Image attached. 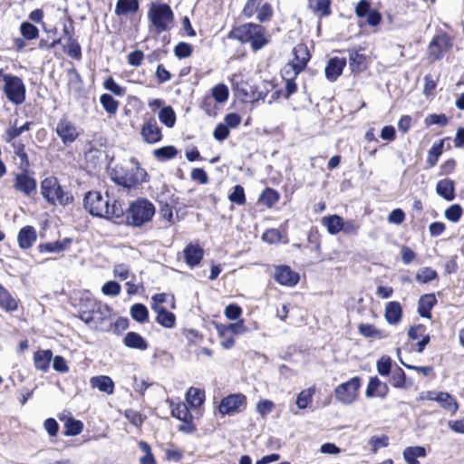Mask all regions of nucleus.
Segmentation results:
<instances>
[{"instance_id": "33", "label": "nucleus", "mask_w": 464, "mask_h": 464, "mask_svg": "<svg viewBox=\"0 0 464 464\" xmlns=\"http://www.w3.org/2000/svg\"><path fill=\"white\" fill-rule=\"evenodd\" d=\"M166 304L171 310L176 309V298L173 294L170 293H158L151 296V309L158 311L160 309H166L163 306Z\"/></svg>"}, {"instance_id": "34", "label": "nucleus", "mask_w": 464, "mask_h": 464, "mask_svg": "<svg viewBox=\"0 0 464 464\" xmlns=\"http://www.w3.org/2000/svg\"><path fill=\"white\" fill-rule=\"evenodd\" d=\"M450 140V137H446L436 140L431 148L429 150L426 159V168L431 169L435 167L438 163L440 157L442 155L444 151V143L446 140Z\"/></svg>"}, {"instance_id": "47", "label": "nucleus", "mask_w": 464, "mask_h": 464, "mask_svg": "<svg viewBox=\"0 0 464 464\" xmlns=\"http://www.w3.org/2000/svg\"><path fill=\"white\" fill-rule=\"evenodd\" d=\"M14 149V152L15 156L19 158V169L20 170H28L31 168V163L29 160L28 154L25 150V144L22 141L18 143H13L12 145Z\"/></svg>"}, {"instance_id": "22", "label": "nucleus", "mask_w": 464, "mask_h": 464, "mask_svg": "<svg viewBox=\"0 0 464 464\" xmlns=\"http://www.w3.org/2000/svg\"><path fill=\"white\" fill-rule=\"evenodd\" d=\"M280 73L285 82V88L283 90L276 91L272 96L273 98L283 97L287 100L298 90L295 79L299 74L284 70H281Z\"/></svg>"}, {"instance_id": "58", "label": "nucleus", "mask_w": 464, "mask_h": 464, "mask_svg": "<svg viewBox=\"0 0 464 464\" xmlns=\"http://www.w3.org/2000/svg\"><path fill=\"white\" fill-rule=\"evenodd\" d=\"M228 200L236 205L244 206L246 204V197L245 188L241 185L233 187L232 191L228 194Z\"/></svg>"}, {"instance_id": "3", "label": "nucleus", "mask_w": 464, "mask_h": 464, "mask_svg": "<svg viewBox=\"0 0 464 464\" xmlns=\"http://www.w3.org/2000/svg\"><path fill=\"white\" fill-rule=\"evenodd\" d=\"M227 38L236 40L242 44H249L253 52H257L268 44L270 39L266 28L259 22H248L233 25Z\"/></svg>"}, {"instance_id": "23", "label": "nucleus", "mask_w": 464, "mask_h": 464, "mask_svg": "<svg viewBox=\"0 0 464 464\" xmlns=\"http://www.w3.org/2000/svg\"><path fill=\"white\" fill-rule=\"evenodd\" d=\"M140 135L143 140L149 144L160 142L162 138L161 129L159 127L155 118H150L141 127Z\"/></svg>"}, {"instance_id": "25", "label": "nucleus", "mask_w": 464, "mask_h": 464, "mask_svg": "<svg viewBox=\"0 0 464 464\" xmlns=\"http://www.w3.org/2000/svg\"><path fill=\"white\" fill-rule=\"evenodd\" d=\"M357 330L361 336L370 341L382 340L390 336L389 333L370 323L359 324Z\"/></svg>"}, {"instance_id": "42", "label": "nucleus", "mask_w": 464, "mask_h": 464, "mask_svg": "<svg viewBox=\"0 0 464 464\" xmlns=\"http://www.w3.org/2000/svg\"><path fill=\"white\" fill-rule=\"evenodd\" d=\"M403 459L407 464H420L418 458H425L427 450L423 446H410L404 449Z\"/></svg>"}, {"instance_id": "55", "label": "nucleus", "mask_w": 464, "mask_h": 464, "mask_svg": "<svg viewBox=\"0 0 464 464\" xmlns=\"http://www.w3.org/2000/svg\"><path fill=\"white\" fill-rule=\"evenodd\" d=\"M159 120L168 128H172L176 123V113L171 106H163L158 114Z\"/></svg>"}, {"instance_id": "4", "label": "nucleus", "mask_w": 464, "mask_h": 464, "mask_svg": "<svg viewBox=\"0 0 464 464\" xmlns=\"http://www.w3.org/2000/svg\"><path fill=\"white\" fill-rule=\"evenodd\" d=\"M41 195L52 205L68 206L73 202V196L66 191L54 176L44 178L40 183Z\"/></svg>"}, {"instance_id": "43", "label": "nucleus", "mask_w": 464, "mask_h": 464, "mask_svg": "<svg viewBox=\"0 0 464 464\" xmlns=\"http://www.w3.org/2000/svg\"><path fill=\"white\" fill-rule=\"evenodd\" d=\"M280 193L270 187H266L258 197V203L266 207L267 208H272L276 203L280 200Z\"/></svg>"}, {"instance_id": "16", "label": "nucleus", "mask_w": 464, "mask_h": 464, "mask_svg": "<svg viewBox=\"0 0 464 464\" xmlns=\"http://www.w3.org/2000/svg\"><path fill=\"white\" fill-rule=\"evenodd\" d=\"M55 131L65 146L71 145L80 137L77 126L66 115L59 120Z\"/></svg>"}, {"instance_id": "11", "label": "nucleus", "mask_w": 464, "mask_h": 464, "mask_svg": "<svg viewBox=\"0 0 464 464\" xmlns=\"http://www.w3.org/2000/svg\"><path fill=\"white\" fill-rule=\"evenodd\" d=\"M292 54L293 58L281 70L300 74L306 69L312 58V53L306 44L299 43L293 48Z\"/></svg>"}, {"instance_id": "20", "label": "nucleus", "mask_w": 464, "mask_h": 464, "mask_svg": "<svg viewBox=\"0 0 464 464\" xmlns=\"http://www.w3.org/2000/svg\"><path fill=\"white\" fill-rule=\"evenodd\" d=\"M355 14L359 18L366 17V22L371 26H376L382 22V14L377 9L371 7L367 0H361L355 6Z\"/></svg>"}, {"instance_id": "54", "label": "nucleus", "mask_w": 464, "mask_h": 464, "mask_svg": "<svg viewBox=\"0 0 464 464\" xmlns=\"http://www.w3.org/2000/svg\"><path fill=\"white\" fill-rule=\"evenodd\" d=\"M83 423L82 420H75L72 417L68 418L64 423V436H76L82 432Z\"/></svg>"}, {"instance_id": "57", "label": "nucleus", "mask_w": 464, "mask_h": 464, "mask_svg": "<svg viewBox=\"0 0 464 464\" xmlns=\"http://www.w3.org/2000/svg\"><path fill=\"white\" fill-rule=\"evenodd\" d=\"M20 34L27 41H34L39 37V29L32 23L24 21L21 23L19 27Z\"/></svg>"}, {"instance_id": "41", "label": "nucleus", "mask_w": 464, "mask_h": 464, "mask_svg": "<svg viewBox=\"0 0 464 464\" xmlns=\"http://www.w3.org/2000/svg\"><path fill=\"white\" fill-rule=\"evenodd\" d=\"M91 385L97 388L99 391L105 392L109 395L114 392V382L110 376L99 375L93 376L90 380Z\"/></svg>"}, {"instance_id": "44", "label": "nucleus", "mask_w": 464, "mask_h": 464, "mask_svg": "<svg viewBox=\"0 0 464 464\" xmlns=\"http://www.w3.org/2000/svg\"><path fill=\"white\" fill-rule=\"evenodd\" d=\"M154 312L156 313L155 321L157 324L168 329L175 327L177 323V317L175 314L168 311L167 309H160Z\"/></svg>"}, {"instance_id": "56", "label": "nucleus", "mask_w": 464, "mask_h": 464, "mask_svg": "<svg viewBox=\"0 0 464 464\" xmlns=\"http://www.w3.org/2000/svg\"><path fill=\"white\" fill-rule=\"evenodd\" d=\"M322 236L316 227H312L307 234V247L311 250L321 253Z\"/></svg>"}, {"instance_id": "64", "label": "nucleus", "mask_w": 464, "mask_h": 464, "mask_svg": "<svg viewBox=\"0 0 464 464\" xmlns=\"http://www.w3.org/2000/svg\"><path fill=\"white\" fill-rule=\"evenodd\" d=\"M361 229V225L354 219H344L342 233L346 237H357Z\"/></svg>"}, {"instance_id": "53", "label": "nucleus", "mask_w": 464, "mask_h": 464, "mask_svg": "<svg viewBox=\"0 0 464 464\" xmlns=\"http://www.w3.org/2000/svg\"><path fill=\"white\" fill-rule=\"evenodd\" d=\"M179 150L175 146L168 145L154 150L153 156L159 161H166L177 157Z\"/></svg>"}, {"instance_id": "35", "label": "nucleus", "mask_w": 464, "mask_h": 464, "mask_svg": "<svg viewBox=\"0 0 464 464\" xmlns=\"http://www.w3.org/2000/svg\"><path fill=\"white\" fill-rule=\"evenodd\" d=\"M19 300L0 284V308L6 313H13L18 309Z\"/></svg>"}, {"instance_id": "49", "label": "nucleus", "mask_w": 464, "mask_h": 464, "mask_svg": "<svg viewBox=\"0 0 464 464\" xmlns=\"http://www.w3.org/2000/svg\"><path fill=\"white\" fill-rule=\"evenodd\" d=\"M130 314L131 318L139 324H145L149 321L150 314L145 304L136 303L130 306Z\"/></svg>"}, {"instance_id": "39", "label": "nucleus", "mask_w": 464, "mask_h": 464, "mask_svg": "<svg viewBox=\"0 0 464 464\" xmlns=\"http://www.w3.org/2000/svg\"><path fill=\"white\" fill-rule=\"evenodd\" d=\"M436 192L439 196L447 201L455 198V182L450 179H443L438 181Z\"/></svg>"}, {"instance_id": "21", "label": "nucleus", "mask_w": 464, "mask_h": 464, "mask_svg": "<svg viewBox=\"0 0 464 464\" xmlns=\"http://www.w3.org/2000/svg\"><path fill=\"white\" fill-rule=\"evenodd\" d=\"M362 51L363 48L361 46L347 50L349 53L350 70L353 74L361 73L368 68V59L367 56L362 53Z\"/></svg>"}, {"instance_id": "9", "label": "nucleus", "mask_w": 464, "mask_h": 464, "mask_svg": "<svg viewBox=\"0 0 464 464\" xmlns=\"http://www.w3.org/2000/svg\"><path fill=\"white\" fill-rule=\"evenodd\" d=\"M241 15L246 19L256 16V20L263 24L272 20L274 9L272 5L266 0H246Z\"/></svg>"}, {"instance_id": "61", "label": "nucleus", "mask_w": 464, "mask_h": 464, "mask_svg": "<svg viewBox=\"0 0 464 464\" xmlns=\"http://www.w3.org/2000/svg\"><path fill=\"white\" fill-rule=\"evenodd\" d=\"M314 388H308L302 390L296 397V405L299 409L304 410L308 407V405L313 401V396L314 394Z\"/></svg>"}, {"instance_id": "45", "label": "nucleus", "mask_w": 464, "mask_h": 464, "mask_svg": "<svg viewBox=\"0 0 464 464\" xmlns=\"http://www.w3.org/2000/svg\"><path fill=\"white\" fill-rule=\"evenodd\" d=\"M186 401L191 408H198L205 401V392L198 388L190 387L186 393Z\"/></svg>"}, {"instance_id": "13", "label": "nucleus", "mask_w": 464, "mask_h": 464, "mask_svg": "<svg viewBox=\"0 0 464 464\" xmlns=\"http://www.w3.org/2000/svg\"><path fill=\"white\" fill-rule=\"evenodd\" d=\"M232 90L235 97L243 103H250L259 99L256 88L241 76H235L231 79Z\"/></svg>"}, {"instance_id": "60", "label": "nucleus", "mask_w": 464, "mask_h": 464, "mask_svg": "<svg viewBox=\"0 0 464 464\" xmlns=\"http://www.w3.org/2000/svg\"><path fill=\"white\" fill-rule=\"evenodd\" d=\"M16 123L17 120H15L13 124H10L3 134V140L11 145H13V143H18L19 141H16V139L23 133L20 127L16 126Z\"/></svg>"}, {"instance_id": "14", "label": "nucleus", "mask_w": 464, "mask_h": 464, "mask_svg": "<svg viewBox=\"0 0 464 464\" xmlns=\"http://www.w3.org/2000/svg\"><path fill=\"white\" fill-rule=\"evenodd\" d=\"M171 416L182 421L179 426V430L184 433H193L197 428L193 422V416L188 410V407L184 402H178L170 404Z\"/></svg>"}, {"instance_id": "17", "label": "nucleus", "mask_w": 464, "mask_h": 464, "mask_svg": "<svg viewBox=\"0 0 464 464\" xmlns=\"http://www.w3.org/2000/svg\"><path fill=\"white\" fill-rule=\"evenodd\" d=\"M14 188L23 195L30 197L36 192L37 181L28 170H21L14 177Z\"/></svg>"}, {"instance_id": "63", "label": "nucleus", "mask_w": 464, "mask_h": 464, "mask_svg": "<svg viewBox=\"0 0 464 464\" xmlns=\"http://www.w3.org/2000/svg\"><path fill=\"white\" fill-rule=\"evenodd\" d=\"M415 279L420 284H427L438 279V273L431 267L426 266L421 268L415 276Z\"/></svg>"}, {"instance_id": "15", "label": "nucleus", "mask_w": 464, "mask_h": 464, "mask_svg": "<svg viewBox=\"0 0 464 464\" xmlns=\"http://www.w3.org/2000/svg\"><path fill=\"white\" fill-rule=\"evenodd\" d=\"M247 398L243 393H231L224 397L219 403L218 411L221 415H232L246 409Z\"/></svg>"}, {"instance_id": "29", "label": "nucleus", "mask_w": 464, "mask_h": 464, "mask_svg": "<svg viewBox=\"0 0 464 464\" xmlns=\"http://www.w3.org/2000/svg\"><path fill=\"white\" fill-rule=\"evenodd\" d=\"M140 10L139 0H117L114 14L119 17H131Z\"/></svg>"}, {"instance_id": "12", "label": "nucleus", "mask_w": 464, "mask_h": 464, "mask_svg": "<svg viewBox=\"0 0 464 464\" xmlns=\"http://www.w3.org/2000/svg\"><path fill=\"white\" fill-rule=\"evenodd\" d=\"M453 46L451 36L447 33L436 34L428 46V59L430 63L440 61Z\"/></svg>"}, {"instance_id": "36", "label": "nucleus", "mask_w": 464, "mask_h": 464, "mask_svg": "<svg viewBox=\"0 0 464 464\" xmlns=\"http://www.w3.org/2000/svg\"><path fill=\"white\" fill-rule=\"evenodd\" d=\"M72 243V238L65 237L63 240L42 243L38 246L40 253H61L70 247Z\"/></svg>"}, {"instance_id": "51", "label": "nucleus", "mask_w": 464, "mask_h": 464, "mask_svg": "<svg viewBox=\"0 0 464 464\" xmlns=\"http://www.w3.org/2000/svg\"><path fill=\"white\" fill-rule=\"evenodd\" d=\"M219 336H225L227 332H231L234 334H243L248 331V328L245 324L243 319H239L236 323H231L227 325H221L218 328Z\"/></svg>"}, {"instance_id": "62", "label": "nucleus", "mask_w": 464, "mask_h": 464, "mask_svg": "<svg viewBox=\"0 0 464 464\" xmlns=\"http://www.w3.org/2000/svg\"><path fill=\"white\" fill-rule=\"evenodd\" d=\"M212 98L218 103H224L228 100L229 91L226 84L218 83L211 89Z\"/></svg>"}, {"instance_id": "38", "label": "nucleus", "mask_w": 464, "mask_h": 464, "mask_svg": "<svg viewBox=\"0 0 464 464\" xmlns=\"http://www.w3.org/2000/svg\"><path fill=\"white\" fill-rule=\"evenodd\" d=\"M344 218L339 215L333 214L324 216L321 219V223L326 227L330 235H337L342 231Z\"/></svg>"}, {"instance_id": "40", "label": "nucleus", "mask_w": 464, "mask_h": 464, "mask_svg": "<svg viewBox=\"0 0 464 464\" xmlns=\"http://www.w3.org/2000/svg\"><path fill=\"white\" fill-rule=\"evenodd\" d=\"M332 0H308V8L318 17H327L332 14Z\"/></svg>"}, {"instance_id": "32", "label": "nucleus", "mask_w": 464, "mask_h": 464, "mask_svg": "<svg viewBox=\"0 0 464 464\" xmlns=\"http://www.w3.org/2000/svg\"><path fill=\"white\" fill-rule=\"evenodd\" d=\"M122 343L127 348L139 351H145L150 346L148 341L141 334L132 331L124 335Z\"/></svg>"}, {"instance_id": "6", "label": "nucleus", "mask_w": 464, "mask_h": 464, "mask_svg": "<svg viewBox=\"0 0 464 464\" xmlns=\"http://www.w3.org/2000/svg\"><path fill=\"white\" fill-rule=\"evenodd\" d=\"M148 19L150 26H152L155 32L160 34L171 29L175 16L169 5L152 3L148 10Z\"/></svg>"}, {"instance_id": "26", "label": "nucleus", "mask_w": 464, "mask_h": 464, "mask_svg": "<svg viewBox=\"0 0 464 464\" xmlns=\"http://www.w3.org/2000/svg\"><path fill=\"white\" fill-rule=\"evenodd\" d=\"M346 66V59L333 57L330 58L326 63L324 73L325 77L330 82H335L343 73Z\"/></svg>"}, {"instance_id": "7", "label": "nucleus", "mask_w": 464, "mask_h": 464, "mask_svg": "<svg viewBox=\"0 0 464 464\" xmlns=\"http://www.w3.org/2000/svg\"><path fill=\"white\" fill-rule=\"evenodd\" d=\"M146 172L139 165L120 167L113 169L111 179L119 186L131 188L143 181Z\"/></svg>"}, {"instance_id": "59", "label": "nucleus", "mask_w": 464, "mask_h": 464, "mask_svg": "<svg viewBox=\"0 0 464 464\" xmlns=\"http://www.w3.org/2000/svg\"><path fill=\"white\" fill-rule=\"evenodd\" d=\"M63 51L72 59H82V47L76 38L67 41L66 44L63 45Z\"/></svg>"}, {"instance_id": "30", "label": "nucleus", "mask_w": 464, "mask_h": 464, "mask_svg": "<svg viewBox=\"0 0 464 464\" xmlns=\"http://www.w3.org/2000/svg\"><path fill=\"white\" fill-rule=\"evenodd\" d=\"M403 316L402 306L398 301H390L385 304L384 318L391 325L401 323Z\"/></svg>"}, {"instance_id": "50", "label": "nucleus", "mask_w": 464, "mask_h": 464, "mask_svg": "<svg viewBox=\"0 0 464 464\" xmlns=\"http://www.w3.org/2000/svg\"><path fill=\"white\" fill-rule=\"evenodd\" d=\"M160 210L159 215L161 219L166 222L165 227H169L175 224L173 215V205L168 201L160 200L159 202Z\"/></svg>"}, {"instance_id": "28", "label": "nucleus", "mask_w": 464, "mask_h": 464, "mask_svg": "<svg viewBox=\"0 0 464 464\" xmlns=\"http://www.w3.org/2000/svg\"><path fill=\"white\" fill-rule=\"evenodd\" d=\"M37 240V232L33 226L23 227L17 235L18 246L21 249L26 250L31 248Z\"/></svg>"}, {"instance_id": "2", "label": "nucleus", "mask_w": 464, "mask_h": 464, "mask_svg": "<svg viewBox=\"0 0 464 464\" xmlns=\"http://www.w3.org/2000/svg\"><path fill=\"white\" fill-rule=\"evenodd\" d=\"M83 207L92 216L103 218L121 223L124 218V209L121 201L104 198L98 191H89L83 198Z\"/></svg>"}, {"instance_id": "27", "label": "nucleus", "mask_w": 464, "mask_h": 464, "mask_svg": "<svg viewBox=\"0 0 464 464\" xmlns=\"http://www.w3.org/2000/svg\"><path fill=\"white\" fill-rule=\"evenodd\" d=\"M438 304L437 297L434 293L421 295L418 301L417 312L422 318L431 319V311Z\"/></svg>"}, {"instance_id": "46", "label": "nucleus", "mask_w": 464, "mask_h": 464, "mask_svg": "<svg viewBox=\"0 0 464 464\" xmlns=\"http://www.w3.org/2000/svg\"><path fill=\"white\" fill-rule=\"evenodd\" d=\"M442 409L450 413L454 414L459 409L456 399L448 392H439V395L436 400Z\"/></svg>"}, {"instance_id": "8", "label": "nucleus", "mask_w": 464, "mask_h": 464, "mask_svg": "<svg viewBox=\"0 0 464 464\" xmlns=\"http://www.w3.org/2000/svg\"><path fill=\"white\" fill-rule=\"evenodd\" d=\"M3 92L8 102L14 105H21L26 100V87L23 79L11 73L3 77Z\"/></svg>"}, {"instance_id": "31", "label": "nucleus", "mask_w": 464, "mask_h": 464, "mask_svg": "<svg viewBox=\"0 0 464 464\" xmlns=\"http://www.w3.org/2000/svg\"><path fill=\"white\" fill-rule=\"evenodd\" d=\"M389 393L387 383L382 382L377 376L371 377L365 391L368 398L380 397L385 398Z\"/></svg>"}, {"instance_id": "10", "label": "nucleus", "mask_w": 464, "mask_h": 464, "mask_svg": "<svg viewBox=\"0 0 464 464\" xmlns=\"http://www.w3.org/2000/svg\"><path fill=\"white\" fill-rule=\"evenodd\" d=\"M361 386L362 378L354 376L334 388L335 399L344 405L352 404L358 399Z\"/></svg>"}, {"instance_id": "24", "label": "nucleus", "mask_w": 464, "mask_h": 464, "mask_svg": "<svg viewBox=\"0 0 464 464\" xmlns=\"http://www.w3.org/2000/svg\"><path fill=\"white\" fill-rule=\"evenodd\" d=\"M204 254L205 251L203 247L198 243H189L183 249L184 261L189 267H195L200 265Z\"/></svg>"}, {"instance_id": "48", "label": "nucleus", "mask_w": 464, "mask_h": 464, "mask_svg": "<svg viewBox=\"0 0 464 464\" xmlns=\"http://www.w3.org/2000/svg\"><path fill=\"white\" fill-rule=\"evenodd\" d=\"M130 327V320L127 317L120 316L114 322L107 323L103 332H112L116 335H121Z\"/></svg>"}, {"instance_id": "52", "label": "nucleus", "mask_w": 464, "mask_h": 464, "mask_svg": "<svg viewBox=\"0 0 464 464\" xmlns=\"http://www.w3.org/2000/svg\"><path fill=\"white\" fill-rule=\"evenodd\" d=\"M100 102L103 110L110 115H116L120 102L115 100L111 94L103 93L100 96Z\"/></svg>"}, {"instance_id": "1", "label": "nucleus", "mask_w": 464, "mask_h": 464, "mask_svg": "<svg viewBox=\"0 0 464 464\" xmlns=\"http://www.w3.org/2000/svg\"><path fill=\"white\" fill-rule=\"evenodd\" d=\"M79 318L92 327L104 331L108 322L112 319V308L93 297L82 296L79 300Z\"/></svg>"}, {"instance_id": "18", "label": "nucleus", "mask_w": 464, "mask_h": 464, "mask_svg": "<svg viewBox=\"0 0 464 464\" xmlns=\"http://www.w3.org/2000/svg\"><path fill=\"white\" fill-rule=\"evenodd\" d=\"M407 336L409 341H416L415 350L420 353L425 350L426 346L430 342V336L428 333V328L423 324L411 325L407 331Z\"/></svg>"}, {"instance_id": "5", "label": "nucleus", "mask_w": 464, "mask_h": 464, "mask_svg": "<svg viewBox=\"0 0 464 464\" xmlns=\"http://www.w3.org/2000/svg\"><path fill=\"white\" fill-rule=\"evenodd\" d=\"M155 212V206L149 199L139 198L130 204L126 211L124 210L126 224L140 227L151 221Z\"/></svg>"}, {"instance_id": "19", "label": "nucleus", "mask_w": 464, "mask_h": 464, "mask_svg": "<svg viewBox=\"0 0 464 464\" xmlns=\"http://www.w3.org/2000/svg\"><path fill=\"white\" fill-rule=\"evenodd\" d=\"M273 277L277 284L287 287L295 286L300 281L299 273L287 265L276 266Z\"/></svg>"}, {"instance_id": "37", "label": "nucleus", "mask_w": 464, "mask_h": 464, "mask_svg": "<svg viewBox=\"0 0 464 464\" xmlns=\"http://www.w3.org/2000/svg\"><path fill=\"white\" fill-rule=\"evenodd\" d=\"M53 360V352L47 350H38L34 353V365L35 369L47 372Z\"/></svg>"}]
</instances>
